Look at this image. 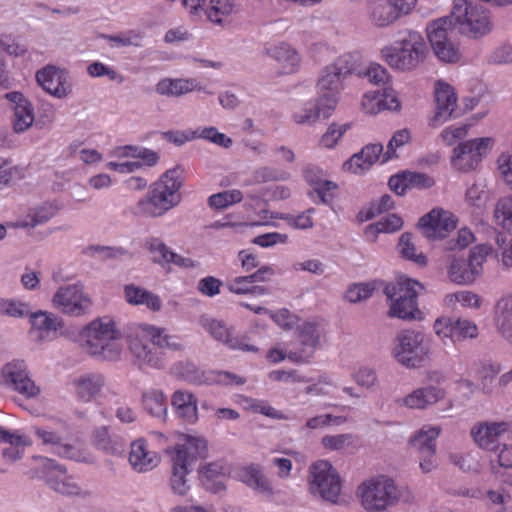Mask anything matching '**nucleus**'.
I'll return each instance as SVG.
<instances>
[{"label": "nucleus", "mask_w": 512, "mask_h": 512, "mask_svg": "<svg viewBox=\"0 0 512 512\" xmlns=\"http://www.w3.org/2000/svg\"><path fill=\"white\" fill-rule=\"evenodd\" d=\"M184 173L185 169L181 165L164 172L137 202V213L143 217L157 218L177 206L181 202L179 190L183 186Z\"/></svg>", "instance_id": "obj_1"}, {"label": "nucleus", "mask_w": 512, "mask_h": 512, "mask_svg": "<svg viewBox=\"0 0 512 512\" xmlns=\"http://www.w3.org/2000/svg\"><path fill=\"white\" fill-rule=\"evenodd\" d=\"M182 350V344L177 338L165 333L164 329L151 325H140L135 335L130 336L129 349L140 365H148L153 368L164 366L160 349Z\"/></svg>", "instance_id": "obj_2"}, {"label": "nucleus", "mask_w": 512, "mask_h": 512, "mask_svg": "<svg viewBox=\"0 0 512 512\" xmlns=\"http://www.w3.org/2000/svg\"><path fill=\"white\" fill-rule=\"evenodd\" d=\"M342 76L334 70V66H326L318 80L319 98L315 103L308 102L304 107L294 113V120L298 124H311L320 119H326L335 109L338 94L341 88Z\"/></svg>", "instance_id": "obj_3"}, {"label": "nucleus", "mask_w": 512, "mask_h": 512, "mask_svg": "<svg viewBox=\"0 0 512 512\" xmlns=\"http://www.w3.org/2000/svg\"><path fill=\"white\" fill-rule=\"evenodd\" d=\"M443 19L449 20L450 27L461 35L473 40L487 36L494 28L489 11L467 0H454L450 15Z\"/></svg>", "instance_id": "obj_4"}, {"label": "nucleus", "mask_w": 512, "mask_h": 512, "mask_svg": "<svg viewBox=\"0 0 512 512\" xmlns=\"http://www.w3.org/2000/svg\"><path fill=\"white\" fill-rule=\"evenodd\" d=\"M208 453L207 442L203 438L187 436L184 444H178L172 454V476L170 487L174 494L184 496L190 489L186 479L193 469V464L206 458Z\"/></svg>", "instance_id": "obj_5"}, {"label": "nucleus", "mask_w": 512, "mask_h": 512, "mask_svg": "<svg viewBox=\"0 0 512 512\" xmlns=\"http://www.w3.org/2000/svg\"><path fill=\"white\" fill-rule=\"evenodd\" d=\"M82 336L90 355L104 360L119 358L122 351L118 343L121 332L112 318L106 316L93 320L83 329Z\"/></svg>", "instance_id": "obj_6"}, {"label": "nucleus", "mask_w": 512, "mask_h": 512, "mask_svg": "<svg viewBox=\"0 0 512 512\" xmlns=\"http://www.w3.org/2000/svg\"><path fill=\"white\" fill-rule=\"evenodd\" d=\"M381 52L392 68L406 71L416 68L425 60L428 48L419 32L409 30L402 34L395 46L384 47Z\"/></svg>", "instance_id": "obj_7"}, {"label": "nucleus", "mask_w": 512, "mask_h": 512, "mask_svg": "<svg viewBox=\"0 0 512 512\" xmlns=\"http://www.w3.org/2000/svg\"><path fill=\"white\" fill-rule=\"evenodd\" d=\"M358 493L361 504L367 512H381L398 503L400 492L394 481L386 476H379L363 482Z\"/></svg>", "instance_id": "obj_8"}, {"label": "nucleus", "mask_w": 512, "mask_h": 512, "mask_svg": "<svg viewBox=\"0 0 512 512\" xmlns=\"http://www.w3.org/2000/svg\"><path fill=\"white\" fill-rule=\"evenodd\" d=\"M418 289L423 286L418 281L400 278L396 283H388L384 294L391 300L389 315L400 319H414L417 308Z\"/></svg>", "instance_id": "obj_9"}, {"label": "nucleus", "mask_w": 512, "mask_h": 512, "mask_svg": "<svg viewBox=\"0 0 512 512\" xmlns=\"http://www.w3.org/2000/svg\"><path fill=\"white\" fill-rule=\"evenodd\" d=\"M420 331L405 329L397 333L392 355L398 363L407 368H419L427 360L429 349Z\"/></svg>", "instance_id": "obj_10"}, {"label": "nucleus", "mask_w": 512, "mask_h": 512, "mask_svg": "<svg viewBox=\"0 0 512 512\" xmlns=\"http://www.w3.org/2000/svg\"><path fill=\"white\" fill-rule=\"evenodd\" d=\"M42 461L40 478L55 492L83 500L93 497V492L82 488L72 477L66 476V468L57 461L46 457H35Z\"/></svg>", "instance_id": "obj_11"}, {"label": "nucleus", "mask_w": 512, "mask_h": 512, "mask_svg": "<svg viewBox=\"0 0 512 512\" xmlns=\"http://www.w3.org/2000/svg\"><path fill=\"white\" fill-rule=\"evenodd\" d=\"M309 489L324 501L337 503L341 493V478L329 461L319 460L310 467Z\"/></svg>", "instance_id": "obj_12"}, {"label": "nucleus", "mask_w": 512, "mask_h": 512, "mask_svg": "<svg viewBox=\"0 0 512 512\" xmlns=\"http://www.w3.org/2000/svg\"><path fill=\"white\" fill-rule=\"evenodd\" d=\"M454 30L453 27H450L449 20L443 18L437 19L427 26V36L433 52L442 62L456 63L460 60V50L451 40Z\"/></svg>", "instance_id": "obj_13"}, {"label": "nucleus", "mask_w": 512, "mask_h": 512, "mask_svg": "<svg viewBox=\"0 0 512 512\" xmlns=\"http://www.w3.org/2000/svg\"><path fill=\"white\" fill-rule=\"evenodd\" d=\"M488 250L486 246H477L471 250L468 259L454 256L448 270L450 280L464 285L473 283L482 273Z\"/></svg>", "instance_id": "obj_14"}, {"label": "nucleus", "mask_w": 512, "mask_h": 512, "mask_svg": "<svg viewBox=\"0 0 512 512\" xmlns=\"http://www.w3.org/2000/svg\"><path fill=\"white\" fill-rule=\"evenodd\" d=\"M492 145L493 141L489 137L475 138L458 144L451 157L452 166L462 172L475 169Z\"/></svg>", "instance_id": "obj_15"}, {"label": "nucleus", "mask_w": 512, "mask_h": 512, "mask_svg": "<svg viewBox=\"0 0 512 512\" xmlns=\"http://www.w3.org/2000/svg\"><path fill=\"white\" fill-rule=\"evenodd\" d=\"M436 335L446 345L448 342L475 339L479 335L477 325L466 318L439 317L434 322Z\"/></svg>", "instance_id": "obj_16"}, {"label": "nucleus", "mask_w": 512, "mask_h": 512, "mask_svg": "<svg viewBox=\"0 0 512 512\" xmlns=\"http://www.w3.org/2000/svg\"><path fill=\"white\" fill-rule=\"evenodd\" d=\"M4 384L25 398L37 397L41 390L31 379L27 365L23 360H13L5 364L1 370Z\"/></svg>", "instance_id": "obj_17"}, {"label": "nucleus", "mask_w": 512, "mask_h": 512, "mask_svg": "<svg viewBox=\"0 0 512 512\" xmlns=\"http://www.w3.org/2000/svg\"><path fill=\"white\" fill-rule=\"evenodd\" d=\"M53 304L64 314L84 315L91 306V301L83 292L82 285L71 284L60 287L53 297Z\"/></svg>", "instance_id": "obj_18"}, {"label": "nucleus", "mask_w": 512, "mask_h": 512, "mask_svg": "<svg viewBox=\"0 0 512 512\" xmlns=\"http://www.w3.org/2000/svg\"><path fill=\"white\" fill-rule=\"evenodd\" d=\"M201 327L207 331L212 338L221 342L233 350H242L247 352H257L255 345L248 343L249 338L246 335L233 336L230 329L223 321L209 316H201L199 319Z\"/></svg>", "instance_id": "obj_19"}, {"label": "nucleus", "mask_w": 512, "mask_h": 512, "mask_svg": "<svg viewBox=\"0 0 512 512\" xmlns=\"http://www.w3.org/2000/svg\"><path fill=\"white\" fill-rule=\"evenodd\" d=\"M436 112L431 119V125L437 127L444 122L458 117L455 111L457 106L456 93L448 83L437 81L435 84Z\"/></svg>", "instance_id": "obj_20"}, {"label": "nucleus", "mask_w": 512, "mask_h": 512, "mask_svg": "<svg viewBox=\"0 0 512 512\" xmlns=\"http://www.w3.org/2000/svg\"><path fill=\"white\" fill-rule=\"evenodd\" d=\"M418 227L423 229L427 238L441 239L456 228V221L450 212L432 209L419 219Z\"/></svg>", "instance_id": "obj_21"}, {"label": "nucleus", "mask_w": 512, "mask_h": 512, "mask_svg": "<svg viewBox=\"0 0 512 512\" xmlns=\"http://www.w3.org/2000/svg\"><path fill=\"white\" fill-rule=\"evenodd\" d=\"M509 426V423L504 421L478 422L471 428L470 435L481 449L495 451L499 449L501 435L509 430Z\"/></svg>", "instance_id": "obj_22"}, {"label": "nucleus", "mask_w": 512, "mask_h": 512, "mask_svg": "<svg viewBox=\"0 0 512 512\" xmlns=\"http://www.w3.org/2000/svg\"><path fill=\"white\" fill-rule=\"evenodd\" d=\"M36 80L47 93L58 99H63L72 92L66 73L53 65L37 71Z\"/></svg>", "instance_id": "obj_23"}, {"label": "nucleus", "mask_w": 512, "mask_h": 512, "mask_svg": "<svg viewBox=\"0 0 512 512\" xmlns=\"http://www.w3.org/2000/svg\"><path fill=\"white\" fill-rule=\"evenodd\" d=\"M299 338L302 349L300 351H290L288 358L295 362H308L320 343L317 326L311 322L303 323L299 326Z\"/></svg>", "instance_id": "obj_24"}, {"label": "nucleus", "mask_w": 512, "mask_h": 512, "mask_svg": "<svg viewBox=\"0 0 512 512\" xmlns=\"http://www.w3.org/2000/svg\"><path fill=\"white\" fill-rule=\"evenodd\" d=\"M171 405L175 414L187 424H195L198 421V400L188 390H176L171 397Z\"/></svg>", "instance_id": "obj_25"}, {"label": "nucleus", "mask_w": 512, "mask_h": 512, "mask_svg": "<svg viewBox=\"0 0 512 512\" xmlns=\"http://www.w3.org/2000/svg\"><path fill=\"white\" fill-rule=\"evenodd\" d=\"M105 385V377L101 373L82 374L73 380V386L79 400L90 402L96 398Z\"/></svg>", "instance_id": "obj_26"}, {"label": "nucleus", "mask_w": 512, "mask_h": 512, "mask_svg": "<svg viewBox=\"0 0 512 512\" xmlns=\"http://www.w3.org/2000/svg\"><path fill=\"white\" fill-rule=\"evenodd\" d=\"M383 145L381 143H371L354 154L344 163V169L358 174L368 170L381 156L383 157Z\"/></svg>", "instance_id": "obj_27"}, {"label": "nucleus", "mask_w": 512, "mask_h": 512, "mask_svg": "<svg viewBox=\"0 0 512 512\" xmlns=\"http://www.w3.org/2000/svg\"><path fill=\"white\" fill-rule=\"evenodd\" d=\"M30 322L32 329L30 331L37 340H44L51 337V334H55L59 329L63 327V322L60 318L53 314L46 312H35L30 311Z\"/></svg>", "instance_id": "obj_28"}, {"label": "nucleus", "mask_w": 512, "mask_h": 512, "mask_svg": "<svg viewBox=\"0 0 512 512\" xmlns=\"http://www.w3.org/2000/svg\"><path fill=\"white\" fill-rule=\"evenodd\" d=\"M266 53L277 61L283 69V73L292 74L300 66V56L288 43L280 42L266 48Z\"/></svg>", "instance_id": "obj_29"}, {"label": "nucleus", "mask_w": 512, "mask_h": 512, "mask_svg": "<svg viewBox=\"0 0 512 512\" xmlns=\"http://www.w3.org/2000/svg\"><path fill=\"white\" fill-rule=\"evenodd\" d=\"M93 445L102 452L110 455H121L126 446V440L109 432L107 426L97 427L92 435Z\"/></svg>", "instance_id": "obj_30"}, {"label": "nucleus", "mask_w": 512, "mask_h": 512, "mask_svg": "<svg viewBox=\"0 0 512 512\" xmlns=\"http://www.w3.org/2000/svg\"><path fill=\"white\" fill-rule=\"evenodd\" d=\"M157 453L148 451L144 440H136L131 444L129 462L137 472H147L159 464Z\"/></svg>", "instance_id": "obj_31"}, {"label": "nucleus", "mask_w": 512, "mask_h": 512, "mask_svg": "<svg viewBox=\"0 0 512 512\" xmlns=\"http://www.w3.org/2000/svg\"><path fill=\"white\" fill-rule=\"evenodd\" d=\"M34 432L43 445L51 446L53 453L67 459H79L77 449L70 444L63 443L62 438L58 433L44 427H34Z\"/></svg>", "instance_id": "obj_32"}, {"label": "nucleus", "mask_w": 512, "mask_h": 512, "mask_svg": "<svg viewBox=\"0 0 512 512\" xmlns=\"http://www.w3.org/2000/svg\"><path fill=\"white\" fill-rule=\"evenodd\" d=\"M444 391L434 385L421 387L408 394L403 403L412 409H425L429 405L437 403L444 398Z\"/></svg>", "instance_id": "obj_33"}, {"label": "nucleus", "mask_w": 512, "mask_h": 512, "mask_svg": "<svg viewBox=\"0 0 512 512\" xmlns=\"http://www.w3.org/2000/svg\"><path fill=\"white\" fill-rule=\"evenodd\" d=\"M495 325L499 334L512 344V294L501 298L497 302Z\"/></svg>", "instance_id": "obj_34"}, {"label": "nucleus", "mask_w": 512, "mask_h": 512, "mask_svg": "<svg viewBox=\"0 0 512 512\" xmlns=\"http://www.w3.org/2000/svg\"><path fill=\"white\" fill-rule=\"evenodd\" d=\"M124 295L126 301L132 305H146L153 311H159L162 307V301L158 295L134 284L124 287Z\"/></svg>", "instance_id": "obj_35"}, {"label": "nucleus", "mask_w": 512, "mask_h": 512, "mask_svg": "<svg viewBox=\"0 0 512 512\" xmlns=\"http://www.w3.org/2000/svg\"><path fill=\"white\" fill-rule=\"evenodd\" d=\"M240 479L253 490L268 497H271L274 493L269 480L265 477L259 466L250 465L243 468L240 471Z\"/></svg>", "instance_id": "obj_36"}, {"label": "nucleus", "mask_w": 512, "mask_h": 512, "mask_svg": "<svg viewBox=\"0 0 512 512\" xmlns=\"http://www.w3.org/2000/svg\"><path fill=\"white\" fill-rule=\"evenodd\" d=\"M440 431L439 427H423L410 439V444L420 455L436 454V439Z\"/></svg>", "instance_id": "obj_37"}, {"label": "nucleus", "mask_w": 512, "mask_h": 512, "mask_svg": "<svg viewBox=\"0 0 512 512\" xmlns=\"http://www.w3.org/2000/svg\"><path fill=\"white\" fill-rule=\"evenodd\" d=\"M5 436L7 438L3 442L8 443L9 447L2 450L3 459L10 463L22 459L25 447L32 444L31 440L18 433H5Z\"/></svg>", "instance_id": "obj_38"}, {"label": "nucleus", "mask_w": 512, "mask_h": 512, "mask_svg": "<svg viewBox=\"0 0 512 512\" xmlns=\"http://www.w3.org/2000/svg\"><path fill=\"white\" fill-rule=\"evenodd\" d=\"M493 451L495 458H491L493 474L503 482L512 474V446L503 444L499 451Z\"/></svg>", "instance_id": "obj_39"}, {"label": "nucleus", "mask_w": 512, "mask_h": 512, "mask_svg": "<svg viewBox=\"0 0 512 512\" xmlns=\"http://www.w3.org/2000/svg\"><path fill=\"white\" fill-rule=\"evenodd\" d=\"M144 409L152 416L165 419L167 413V401L164 393L160 390L151 389L143 393Z\"/></svg>", "instance_id": "obj_40"}, {"label": "nucleus", "mask_w": 512, "mask_h": 512, "mask_svg": "<svg viewBox=\"0 0 512 512\" xmlns=\"http://www.w3.org/2000/svg\"><path fill=\"white\" fill-rule=\"evenodd\" d=\"M373 101H376L378 106L381 105L388 110H398L400 108V102L393 91L385 90L380 98L378 96L370 97L366 94L362 101V106L367 113L375 114L380 110V108L377 110L374 108Z\"/></svg>", "instance_id": "obj_41"}, {"label": "nucleus", "mask_w": 512, "mask_h": 512, "mask_svg": "<svg viewBox=\"0 0 512 512\" xmlns=\"http://www.w3.org/2000/svg\"><path fill=\"white\" fill-rule=\"evenodd\" d=\"M193 82L184 79H162L156 84V92L165 96H181L192 91Z\"/></svg>", "instance_id": "obj_42"}, {"label": "nucleus", "mask_w": 512, "mask_h": 512, "mask_svg": "<svg viewBox=\"0 0 512 512\" xmlns=\"http://www.w3.org/2000/svg\"><path fill=\"white\" fill-rule=\"evenodd\" d=\"M399 18V12L388 1L377 3L371 12V20L378 27H386Z\"/></svg>", "instance_id": "obj_43"}, {"label": "nucleus", "mask_w": 512, "mask_h": 512, "mask_svg": "<svg viewBox=\"0 0 512 512\" xmlns=\"http://www.w3.org/2000/svg\"><path fill=\"white\" fill-rule=\"evenodd\" d=\"M403 226V220L396 214H389L375 224L366 227L365 234L376 237L379 233H391L399 230Z\"/></svg>", "instance_id": "obj_44"}, {"label": "nucleus", "mask_w": 512, "mask_h": 512, "mask_svg": "<svg viewBox=\"0 0 512 512\" xmlns=\"http://www.w3.org/2000/svg\"><path fill=\"white\" fill-rule=\"evenodd\" d=\"M14 110L13 129L16 133H22L32 126L34 122V109L31 103L12 106Z\"/></svg>", "instance_id": "obj_45"}, {"label": "nucleus", "mask_w": 512, "mask_h": 512, "mask_svg": "<svg viewBox=\"0 0 512 512\" xmlns=\"http://www.w3.org/2000/svg\"><path fill=\"white\" fill-rule=\"evenodd\" d=\"M242 199V192L238 189H233L211 195L208 198V204L215 210H223L230 205L241 202Z\"/></svg>", "instance_id": "obj_46"}, {"label": "nucleus", "mask_w": 512, "mask_h": 512, "mask_svg": "<svg viewBox=\"0 0 512 512\" xmlns=\"http://www.w3.org/2000/svg\"><path fill=\"white\" fill-rule=\"evenodd\" d=\"M399 253L402 257L411 260L419 265H425L426 256L423 253H416V248L412 242V235L405 232L401 235L398 242Z\"/></svg>", "instance_id": "obj_47"}, {"label": "nucleus", "mask_w": 512, "mask_h": 512, "mask_svg": "<svg viewBox=\"0 0 512 512\" xmlns=\"http://www.w3.org/2000/svg\"><path fill=\"white\" fill-rule=\"evenodd\" d=\"M233 7V0H210V7L205 10V14L211 22L222 25V17L231 14Z\"/></svg>", "instance_id": "obj_48"}, {"label": "nucleus", "mask_w": 512, "mask_h": 512, "mask_svg": "<svg viewBox=\"0 0 512 512\" xmlns=\"http://www.w3.org/2000/svg\"><path fill=\"white\" fill-rule=\"evenodd\" d=\"M30 314L28 304L15 299L0 298V315L12 318H24Z\"/></svg>", "instance_id": "obj_49"}, {"label": "nucleus", "mask_w": 512, "mask_h": 512, "mask_svg": "<svg viewBox=\"0 0 512 512\" xmlns=\"http://www.w3.org/2000/svg\"><path fill=\"white\" fill-rule=\"evenodd\" d=\"M501 372V365L497 362H485L479 370L481 388L484 393H492L496 376Z\"/></svg>", "instance_id": "obj_50"}, {"label": "nucleus", "mask_w": 512, "mask_h": 512, "mask_svg": "<svg viewBox=\"0 0 512 512\" xmlns=\"http://www.w3.org/2000/svg\"><path fill=\"white\" fill-rule=\"evenodd\" d=\"M494 218L498 225H501L512 235V199H500L494 210Z\"/></svg>", "instance_id": "obj_51"}, {"label": "nucleus", "mask_w": 512, "mask_h": 512, "mask_svg": "<svg viewBox=\"0 0 512 512\" xmlns=\"http://www.w3.org/2000/svg\"><path fill=\"white\" fill-rule=\"evenodd\" d=\"M360 55L358 53H346L341 55L332 64L334 70L338 71L344 78L357 71Z\"/></svg>", "instance_id": "obj_52"}, {"label": "nucleus", "mask_w": 512, "mask_h": 512, "mask_svg": "<svg viewBox=\"0 0 512 512\" xmlns=\"http://www.w3.org/2000/svg\"><path fill=\"white\" fill-rule=\"evenodd\" d=\"M54 214V209L50 206L37 208L27 215L21 226L25 228H34L48 222Z\"/></svg>", "instance_id": "obj_53"}, {"label": "nucleus", "mask_w": 512, "mask_h": 512, "mask_svg": "<svg viewBox=\"0 0 512 512\" xmlns=\"http://www.w3.org/2000/svg\"><path fill=\"white\" fill-rule=\"evenodd\" d=\"M375 290L372 283H358L351 285L346 291L345 298L350 303H358L370 298Z\"/></svg>", "instance_id": "obj_54"}, {"label": "nucleus", "mask_w": 512, "mask_h": 512, "mask_svg": "<svg viewBox=\"0 0 512 512\" xmlns=\"http://www.w3.org/2000/svg\"><path fill=\"white\" fill-rule=\"evenodd\" d=\"M410 140V132L407 129L398 130L394 133L387 144L386 152L383 154L382 162L385 163L396 157V149L403 146Z\"/></svg>", "instance_id": "obj_55"}, {"label": "nucleus", "mask_w": 512, "mask_h": 512, "mask_svg": "<svg viewBox=\"0 0 512 512\" xmlns=\"http://www.w3.org/2000/svg\"><path fill=\"white\" fill-rule=\"evenodd\" d=\"M103 37L110 42L112 47L142 46V36L132 31L121 35H104Z\"/></svg>", "instance_id": "obj_56"}, {"label": "nucleus", "mask_w": 512, "mask_h": 512, "mask_svg": "<svg viewBox=\"0 0 512 512\" xmlns=\"http://www.w3.org/2000/svg\"><path fill=\"white\" fill-rule=\"evenodd\" d=\"M255 282H258V280L257 275L254 272L247 276L235 277L227 283V288L230 292L238 295L249 294V288L252 287L251 284Z\"/></svg>", "instance_id": "obj_57"}, {"label": "nucleus", "mask_w": 512, "mask_h": 512, "mask_svg": "<svg viewBox=\"0 0 512 512\" xmlns=\"http://www.w3.org/2000/svg\"><path fill=\"white\" fill-rule=\"evenodd\" d=\"M488 199V191L482 183H473L466 191V200L471 205L481 207Z\"/></svg>", "instance_id": "obj_58"}, {"label": "nucleus", "mask_w": 512, "mask_h": 512, "mask_svg": "<svg viewBox=\"0 0 512 512\" xmlns=\"http://www.w3.org/2000/svg\"><path fill=\"white\" fill-rule=\"evenodd\" d=\"M163 138L176 146H182L186 142L197 139L195 130H169L162 133Z\"/></svg>", "instance_id": "obj_59"}, {"label": "nucleus", "mask_w": 512, "mask_h": 512, "mask_svg": "<svg viewBox=\"0 0 512 512\" xmlns=\"http://www.w3.org/2000/svg\"><path fill=\"white\" fill-rule=\"evenodd\" d=\"M349 127L350 125L347 123L341 126H337L334 123L331 124L327 132L322 136L321 143L327 148L334 147L342 135L349 129Z\"/></svg>", "instance_id": "obj_60"}, {"label": "nucleus", "mask_w": 512, "mask_h": 512, "mask_svg": "<svg viewBox=\"0 0 512 512\" xmlns=\"http://www.w3.org/2000/svg\"><path fill=\"white\" fill-rule=\"evenodd\" d=\"M488 62L496 65L512 64V45L503 44L495 48L490 53Z\"/></svg>", "instance_id": "obj_61"}, {"label": "nucleus", "mask_w": 512, "mask_h": 512, "mask_svg": "<svg viewBox=\"0 0 512 512\" xmlns=\"http://www.w3.org/2000/svg\"><path fill=\"white\" fill-rule=\"evenodd\" d=\"M222 281L214 276H206L198 281L197 289L208 297H214L220 293Z\"/></svg>", "instance_id": "obj_62"}, {"label": "nucleus", "mask_w": 512, "mask_h": 512, "mask_svg": "<svg viewBox=\"0 0 512 512\" xmlns=\"http://www.w3.org/2000/svg\"><path fill=\"white\" fill-rule=\"evenodd\" d=\"M408 189H426L434 185V180L425 173L405 172Z\"/></svg>", "instance_id": "obj_63"}, {"label": "nucleus", "mask_w": 512, "mask_h": 512, "mask_svg": "<svg viewBox=\"0 0 512 512\" xmlns=\"http://www.w3.org/2000/svg\"><path fill=\"white\" fill-rule=\"evenodd\" d=\"M355 382L366 389L374 387L377 382V375L373 368L361 367L354 374Z\"/></svg>", "instance_id": "obj_64"}]
</instances>
